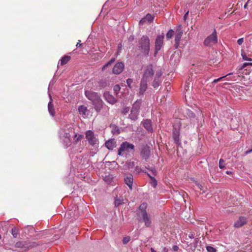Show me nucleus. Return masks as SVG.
<instances>
[{"label": "nucleus", "instance_id": "obj_1", "mask_svg": "<svg viewBox=\"0 0 252 252\" xmlns=\"http://www.w3.org/2000/svg\"><path fill=\"white\" fill-rule=\"evenodd\" d=\"M148 204L143 202L139 206L137 215L139 221L144 223L146 227H151L152 225V220L151 215L147 211Z\"/></svg>", "mask_w": 252, "mask_h": 252}, {"label": "nucleus", "instance_id": "obj_2", "mask_svg": "<svg viewBox=\"0 0 252 252\" xmlns=\"http://www.w3.org/2000/svg\"><path fill=\"white\" fill-rule=\"evenodd\" d=\"M150 39L147 35L142 36L138 41V48L141 53L145 56H148L150 52Z\"/></svg>", "mask_w": 252, "mask_h": 252}, {"label": "nucleus", "instance_id": "obj_3", "mask_svg": "<svg viewBox=\"0 0 252 252\" xmlns=\"http://www.w3.org/2000/svg\"><path fill=\"white\" fill-rule=\"evenodd\" d=\"M141 104V100H137L132 105L130 113L128 116V118L132 121H135L137 120Z\"/></svg>", "mask_w": 252, "mask_h": 252}, {"label": "nucleus", "instance_id": "obj_4", "mask_svg": "<svg viewBox=\"0 0 252 252\" xmlns=\"http://www.w3.org/2000/svg\"><path fill=\"white\" fill-rule=\"evenodd\" d=\"M218 42L217 32L215 29L212 33L207 36L204 41V45L207 47H212Z\"/></svg>", "mask_w": 252, "mask_h": 252}, {"label": "nucleus", "instance_id": "obj_5", "mask_svg": "<svg viewBox=\"0 0 252 252\" xmlns=\"http://www.w3.org/2000/svg\"><path fill=\"white\" fill-rule=\"evenodd\" d=\"M86 138L88 140L89 143L93 146L95 147L97 145V139L96 138L94 132L89 130L85 133Z\"/></svg>", "mask_w": 252, "mask_h": 252}, {"label": "nucleus", "instance_id": "obj_6", "mask_svg": "<svg viewBox=\"0 0 252 252\" xmlns=\"http://www.w3.org/2000/svg\"><path fill=\"white\" fill-rule=\"evenodd\" d=\"M154 75V70L153 69L152 65H148L143 73V75L141 79H144V81H148L152 78Z\"/></svg>", "mask_w": 252, "mask_h": 252}, {"label": "nucleus", "instance_id": "obj_7", "mask_svg": "<svg viewBox=\"0 0 252 252\" xmlns=\"http://www.w3.org/2000/svg\"><path fill=\"white\" fill-rule=\"evenodd\" d=\"M129 149L134 150V146L132 144L125 142L122 143L118 150L119 155H123V152L128 151Z\"/></svg>", "mask_w": 252, "mask_h": 252}, {"label": "nucleus", "instance_id": "obj_8", "mask_svg": "<svg viewBox=\"0 0 252 252\" xmlns=\"http://www.w3.org/2000/svg\"><path fill=\"white\" fill-rule=\"evenodd\" d=\"M164 37V34L162 33L161 34L158 35L155 40V51L156 54L159 51L162 47L163 43V39Z\"/></svg>", "mask_w": 252, "mask_h": 252}, {"label": "nucleus", "instance_id": "obj_9", "mask_svg": "<svg viewBox=\"0 0 252 252\" xmlns=\"http://www.w3.org/2000/svg\"><path fill=\"white\" fill-rule=\"evenodd\" d=\"M151 154V151L150 150V147L146 145H143L141 149L140 150V155L142 157V158L147 160L149 158Z\"/></svg>", "mask_w": 252, "mask_h": 252}, {"label": "nucleus", "instance_id": "obj_10", "mask_svg": "<svg viewBox=\"0 0 252 252\" xmlns=\"http://www.w3.org/2000/svg\"><path fill=\"white\" fill-rule=\"evenodd\" d=\"M85 94L86 97L92 102L96 101V99L100 97L97 93L91 91H86Z\"/></svg>", "mask_w": 252, "mask_h": 252}, {"label": "nucleus", "instance_id": "obj_11", "mask_svg": "<svg viewBox=\"0 0 252 252\" xmlns=\"http://www.w3.org/2000/svg\"><path fill=\"white\" fill-rule=\"evenodd\" d=\"M124 64L122 62H118L113 68V73L116 74H120L124 69Z\"/></svg>", "mask_w": 252, "mask_h": 252}, {"label": "nucleus", "instance_id": "obj_12", "mask_svg": "<svg viewBox=\"0 0 252 252\" xmlns=\"http://www.w3.org/2000/svg\"><path fill=\"white\" fill-rule=\"evenodd\" d=\"M110 82V79L108 77L107 78H102L98 81V86L101 89H104L106 87L109 86Z\"/></svg>", "mask_w": 252, "mask_h": 252}, {"label": "nucleus", "instance_id": "obj_13", "mask_svg": "<svg viewBox=\"0 0 252 252\" xmlns=\"http://www.w3.org/2000/svg\"><path fill=\"white\" fill-rule=\"evenodd\" d=\"M247 222V219L244 217H240L239 219L234 223V227L239 228L245 224Z\"/></svg>", "mask_w": 252, "mask_h": 252}, {"label": "nucleus", "instance_id": "obj_14", "mask_svg": "<svg viewBox=\"0 0 252 252\" xmlns=\"http://www.w3.org/2000/svg\"><path fill=\"white\" fill-rule=\"evenodd\" d=\"M50 100L48 104V112H49L50 115L52 117H54L55 116L56 113H55L54 106V104L53 103V99L52 98L51 95H50Z\"/></svg>", "mask_w": 252, "mask_h": 252}, {"label": "nucleus", "instance_id": "obj_15", "mask_svg": "<svg viewBox=\"0 0 252 252\" xmlns=\"http://www.w3.org/2000/svg\"><path fill=\"white\" fill-rule=\"evenodd\" d=\"M147 89V81H144V79H141L140 84L139 92L140 95H142Z\"/></svg>", "mask_w": 252, "mask_h": 252}, {"label": "nucleus", "instance_id": "obj_16", "mask_svg": "<svg viewBox=\"0 0 252 252\" xmlns=\"http://www.w3.org/2000/svg\"><path fill=\"white\" fill-rule=\"evenodd\" d=\"M93 104L97 112H99L103 106V101L100 97L96 99V101H94Z\"/></svg>", "mask_w": 252, "mask_h": 252}, {"label": "nucleus", "instance_id": "obj_17", "mask_svg": "<svg viewBox=\"0 0 252 252\" xmlns=\"http://www.w3.org/2000/svg\"><path fill=\"white\" fill-rule=\"evenodd\" d=\"M173 138L174 142L176 144H179L180 142V132L179 129L176 128L174 126L173 129Z\"/></svg>", "mask_w": 252, "mask_h": 252}, {"label": "nucleus", "instance_id": "obj_18", "mask_svg": "<svg viewBox=\"0 0 252 252\" xmlns=\"http://www.w3.org/2000/svg\"><path fill=\"white\" fill-rule=\"evenodd\" d=\"M143 126L149 132L153 131V127L152 126V122L150 120H145L142 122Z\"/></svg>", "mask_w": 252, "mask_h": 252}, {"label": "nucleus", "instance_id": "obj_19", "mask_svg": "<svg viewBox=\"0 0 252 252\" xmlns=\"http://www.w3.org/2000/svg\"><path fill=\"white\" fill-rule=\"evenodd\" d=\"M125 182L128 187L131 189L133 182V176L131 174L127 175L125 178Z\"/></svg>", "mask_w": 252, "mask_h": 252}, {"label": "nucleus", "instance_id": "obj_20", "mask_svg": "<svg viewBox=\"0 0 252 252\" xmlns=\"http://www.w3.org/2000/svg\"><path fill=\"white\" fill-rule=\"evenodd\" d=\"M183 32L180 30L176 34L175 37V46L176 48H177L180 44V41L182 36Z\"/></svg>", "mask_w": 252, "mask_h": 252}, {"label": "nucleus", "instance_id": "obj_21", "mask_svg": "<svg viewBox=\"0 0 252 252\" xmlns=\"http://www.w3.org/2000/svg\"><path fill=\"white\" fill-rule=\"evenodd\" d=\"M71 59V57L69 56H64L60 60V62L58 63V66L59 65L63 66L66 64Z\"/></svg>", "mask_w": 252, "mask_h": 252}, {"label": "nucleus", "instance_id": "obj_22", "mask_svg": "<svg viewBox=\"0 0 252 252\" xmlns=\"http://www.w3.org/2000/svg\"><path fill=\"white\" fill-rule=\"evenodd\" d=\"M124 203V198L123 196H120L118 197L117 196L115 198L114 204L115 207H117L120 205H121Z\"/></svg>", "mask_w": 252, "mask_h": 252}, {"label": "nucleus", "instance_id": "obj_23", "mask_svg": "<svg viewBox=\"0 0 252 252\" xmlns=\"http://www.w3.org/2000/svg\"><path fill=\"white\" fill-rule=\"evenodd\" d=\"M88 111L87 108L84 105H81L78 108V112L82 116H86Z\"/></svg>", "mask_w": 252, "mask_h": 252}, {"label": "nucleus", "instance_id": "obj_24", "mask_svg": "<svg viewBox=\"0 0 252 252\" xmlns=\"http://www.w3.org/2000/svg\"><path fill=\"white\" fill-rule=\"evenodd\" d=\"M111 132L113 134H119L120 133V128L115 125H111Z\"/></svg>", "mask_w": 252, "mask_h": 252}, {"label": "nucleus", "instance_id": "obj_25", "mask_svg": "<svg viewBox=\"0 0 252 252\" xmlns=\"http://www.w3.org/2000/svg\"><path fill=\"white\" fill-rule=\"evenodd\" d=\"M160 79L155 77L153 82L152 83L153 87L154 88H158L160 85Z\"/></svg>", "mask_w": 252, "mask_h": 252}, {"label": "nucleus", "instance_id": "obj_26", "mask_svg": "<svg viewBox=\"0 0 252 252\" xmlns=\"http://www.w3.org/2000/svg\"><path fill=\"white\" fill-rule=\"evenodd\" d=\"M11 234L14 238H17L19 235V230L16 227H13L11 230Z\"/></svg>", "mask_w": 252, "mask_h": 252}, {"label": "nucleus", "instance_id": "obj_27", "mask_svg": "<svg viewBox=\"0 0 252 252\" xmlns=\"http://www.w3.org/2000/svg\"><path fill=\"white\" fill-rule=\"evenodd\" d=\"M103 97L106 101L110 103V93L109 91H106L104 93Z\"/></svg>", "mask_w": 252, "mask_h": 252}, {"label": "nucleus", "instance_id": "obj_28", "mask_svg": "<svg viewBox=\"0 0 252 252\" xmlns=\"http://www.w3.org/2000/svg\"><path fill=\"white\" fill-rule=\"evenodd\" d=\"M153 20V17L151 14H147L144 19H143L140 21V23H142L143 21H148L151 22Z\"/></svg>", "mask_w": 252, "mask_h": 252}, {"label": "nucleus", "instance_id": "obj_29", "mask_svg": "<svg viewBox=\"0 0 252 252\" xmlns=\"http://www.w3.org/2000/svg\"><path fill=\"white\" fill-rule=\"evenodd\" d=\"M150 178L151 179V185L154 187L156 188L157 186V182L155 178L151 176L150 175H148Z\"/></svg>", "mask_w": 252, "mask_h": 252}, {"label": "nucleus", "instance_id": "obj_30", "mask_svg": "<svg viewBox=\"0 0 252 252\" xmlns=\"http://www.w3.org/2000/svg\"><path fill=\"white\" fill-rule=\"evenodd\" d=\"M232 73H228V74H227V75H226L225 76H223L222 77H220V78H219L218 79H216L213 80L212 83H216L218 82L219 81H221L223 78H225V77H227L228 76H229L230 75H232Z\"/></svg>", "mask_w": 252, "mask_h": 252}, {"label": "nucleus", "instance_id": "obj_31", "mask_svg": "<svg viewBox=\"0 0 252 252\" xmlns=\"http://www.w3.org/2000/svg\"><path fill=\"white\" fill-rule=\"evenodd\" d=\"M174 34V31L172 29H170L168 31L167 33H166V38L167 39H170L172 37Z\"/></svg>", "mask_w": 252, "mask_h": 252}, {"label": "nucleus", "instance_id": "obj_32", "mask_svg": "<svg viewBox=\"0 0 252 252\" xmlns=\"http://www.w3.org/2000/svg\"><path fill=\"white\" fill-rule=\"evenodd\" d=\"M16 248H24L25 247V243L22 241H19L15 244Z\"/></svg>", "mask_w": 252, "mask_h": 252}, {"label": "nucleus", "instance_id": "obj_33", "mask_svg": "<svg viewBox=\"0 0 252 252\" xmlns=\"http://www.w3.org/2000/svg\"><path fill=\"white\" fill-rule=\"evenodd\" d=\"M206 250L208 252H217V250L215 248H214L212 246H207L206 247Z\"/></svg>", "mask_w": 252, "mask_h": 252}, {"label": "nucleus", "instance_id": "obj_34", "mask_svg": "<svg viewBox=\"0 0 252 252\" xmlns=\"http://www.w3.org/2000/svg\"><path fill=\"white\" fill-rule=\"evenodd\" d=\"M225 167L224 161L222 158H220L219 160V167L220 169H223Z\"/></svg>", "mask_w": 252, "mask_h": 252}, {"label": "nucleus", "instance_id": "obj_35", "mask_svg": "<svg viewBox=\"0 0 252 252\" xmlns=\"http://www.w3.org/2000/svg\"><path fill=\"white\" fill-rule=\"evenodd\" d=\"M248 65H252V63H243V64L239 67V70H241L243 69L245 67L247 66Z\"/></svg>", "mask_w": 252, "mask_h": 252}, {"label": "nucleus", "instance_id": "obj_36", "mask_svg": "<svg viewBox=\"0 0 252 252\" xmlns=\"http://www.w3.org/2000/svg\"><path fill=\"white\" fill-rule=\"evenodd\" d=\"M241 55H242V58H243V59L244 60L249 61H252L251 59L247 57V56H246V54L244 52H242Z\"/></svg>", "mask_w": 252, "mask_h": 252}, {"label": "nucleus", "instance_id": "obj_37", "mask_svg": "<svg viewBox=\"0 0 252 252\" xmlns=\"http://www.w3.org/2000/svg\"><path fill=\"white\" fill-rule=\"evenodd\" d=\"M129 111V108L128 107H124L122 111V113L123 115H126Z\"/></svg>", "mask_w": 252, "mask_h": 252}, {"label": "nucleus", "instance_id": "obj_38", "mask_svg": "<svg viewBox=\"0 0 252 252\" xmlns=\"http://www.w3.org/2000/svg\"><path fill=\"white\" fill-rule=\"evenodd\" d=\"M130 237L129 236L125 237L123 239V243L124 244H127L130 241Z\"/></svg>", "mask_w": 252, "mask_h": 252}, {"label": "nucleus", "instance_id": "obj_39", "mask_svg": "<svg viewBox=\"0 0 252 252\" xmlns=\"http://www.w3.org/2000/svg\"><path fill=\"white\" fill-rule=\"evenodd\" d=\"M110 65V61H109L108 62H107V63L104 65L103 66V67H102V71H105V70L106 69V68L108 67Z\"/></svg>", "mask_w": 252, "mask_h": 252}, {"label": "nucleus", "instance_id": "obj_40", "mask_svg": "<svg viewBox=\"0 0 252 252\" xmlns=\"http://www.w3.org/2000/svg\"><path fill=\"white\" fill-rule=\"evenodd\" d=\"M133 82V80L132 79H130V78H128L126 80V83L127 84V86L128 87L131 89V84Z\"/></svg>", "mask_w": 252, "mask_h": 252}, {"label": "nucleus", "instance_id": "obj_41", "mask_svg": "<svg viewBox=\"0 0 252 252\" xmlns=\"http://www.w3.org/2000/svg\"><path fill=\"white\" fill-rule=\"evenodd\" d=\"M121 89V88L119 85H116L114 87L113 90L116 93V94H117V92H119Z\"/></svg>", "mask_w": 252, "mask_h": 252}, {"label": "nucleus", "instance_id": "obj_42", "mask_svg": "<svg viewBox=\"0 0 252 252\" xmlns=\"http://www.w3.org/2000/svg\"><path fill=\"white\" fill-rule=\"evenodd\" d=\"M161 75H162V72L160 70H159L156 72L155 77L159 79V78L160 77Z\"/></svg>", "mask_w": 252, "mask_h": 252}, {"label": "nucleus", "instance_id": "obj_43", "mask_svg": "<svg viewBox=\"0 0 252 252\" xmlns=\"http://www.w3.org/2000/svg\"><path fill=\"white\" fill-rule=\"evenodd\" d=\"M105 146L108 150H110V139H108L105 142Z\"/></svg>", "mask_w": 252, "mask_h": 252}, {"label": "nucleus", "instance_id": "obj_44", "mask_svg": "<svg viewBox=\"0 0 252 252\" xmlns=\"http://www.w3.org/2000/svg\"><path fill=\"white\" fill-rule=\"evenodd\" d=\"M134 166H135V164H134V161L130 162H129V163L128 164V168H132V167H133Z\"/></svg>", "mask_w": 252, "mask_h": 252}, {"label": "nucleus", "instance_id": "obj_45", "mask_svg": "<svg viewBox=\"0 0 252 252\" xmlns=\"http://www.w3.org/2000/svg\"><path fill=\"white\" fill-rule=\"evenodd\" d=\"M243 42H244V38H239V39L237 40V43H238L239 45H241Z\"/></svg>", "mask_w": 252, "mask_h": 252}, {"label": "nucleus", "instance_id": "obj_46", "mask_svg": "<svg viewBox=\"0 0 252 252\" xmlns=\"http://www.w3.org/2000/svg\"><path fill=\"white\" fill-rule=\"evenodd\" d=\"M117 102V99L111 95V105L114 104Z\"/></svg>", "mask_w": 252, "mask_h": 252}, {"label": "nucleus", "instance_id": "obj_47", "mask_svg": "<svg viewBox=\"0 0 252 252\" xmlns=\"http://www.w3.org/2000/svg\"><path fill=\"white\" fill-rule=\"evenodd\" d=\"M81 40H78V42H77L76 46L77 48L78 47H81L83 46V43H81Z\"/></svg>", "mask_w": 252, "mask_h": 252}, {"label": "nucleus", "instance_id": "obj_48", "mask_svg": "<svg viewBox=\"0 0 252 252\" xmlns=\"http://www.w3.org/2000/svg\"><path fill=\"white\" fill-rule=\"evenodd\" d=\"M83 137V135H81V134H80L76 138V141H79L81 140L82 139Z\"/></svg>", "mask_w": 252, "mask_h": 252}, {"label": "nucleus", "instance_id": "obj_49", "mask_svg": "<svg viewBox=\"0 0 252 252\" xmlns=\"http://www.w3.org/2000/svg\"><path fill=\"white\" fill-rule=\"evenodd\" d=\"M231 75L227 76L226 80H235L236 79H235V77H231Z\"/></svg>", "mask_w": 252, "mask_h": 252}, {"label": "nucleus", "instance_id": "obj_50", "mask_svg": "<svg viewBox=\"0 0 252 252\" xmlns=\"http://www.w3.org/2000/svg\"><path fill=\"white\" fill-rule=\"evenodd\" d=\"M196 185L200 190H203V188L201 185H200L199 183H197L196 184Z\"/></svg>", "mask_w": 252, "mask_h": 252}, {"label": "nucleus", "instance_id": "obj_51", "mask_svg": "<svg viewBox=\"0 0 252 252\" xmlns=\"http://www.w3.org/2000/svg\"><path fill=\"white\" fill-rule=\"evenodd\" d=\"M179 247L177 246H174L173 247V250L175 252H176L178 250Z\"/></svg>", "mask_w": 252, "mask_h": 252}, {"label": "nucleus", "instance_id": "obj_52", "mask_svg": "<svg viewBox=\"0 0 252 252\" xmlns=\"http://www.w3.org/2000/svg\"><path fill=\"white\" fill-rule=\"evenodd\" d=\"M189 237L191 239H193L194 237V235L193 233H191L189 235Z\"/></svg>", "mask_w": 252, "mask_h": 252}, {"label": "nucleus", "instance_id": "obj_53", "mask_svg": "<svg viewBox=\"0 0 252 252\" xmlns=\"http://www.w3.org/2000/svg\"><path fill=\"white\" fill-rule=\"evenodd\" d=\"M233 171H226V173L228 175H231L233 174Z\"/></svg>", "mask_w": 252, "mask_h": 252}, {"label": "nucleus", "instance_id": "obj_54", "mask_svg": "<svg viewBox=\"0 0 252 252\" xmlns=\"http://www.w3.org/2000/svg\"><path fill=\"white\" fill-rule=\"evenodd\" d=\"M189 14V11H188L184 15V19L185 20H186L187 18V16Z\"/></svg>", "mask_w": 252, "mask_h": 252}, {"label": "nucleus", "instance_id": "obj_55", "mask_svg": "<svg viewBox=\"0 0 252 252\" xmlns=\"http://www.w3.org/2000/svg\"><path fill=\"white\" fill-rule=\"evenodd\" d=\"M151 171L153 174V175H156V171L155 169H151Z\"/></svg>", "mask_w": 252, "mask_h": 252}, {"label": "nucleus", "instance_id": "obj_56", "mask_svg": "<svg viewBox=\"0 0 252 252\" xmlns=\"http://www.w3.org/2000/svg\"><path fill=\"white\" fill-rule=\"evenodd\" d=\"M252 152V149L249 150H248L246 152V154H248Z\"/></svg>", "mask_w": 252, "mask_h": 252}, {"label": "nucleus", "instance_id": "obj_57", "mask_svg": "<svg viewBox=\"0 0 252 252\" xmlns=\"http://www.w3.org/2000/svg\"><path fill=\"white\" fill-rule=\"evenodd\" d=\"M249 2H247L244 6V8L245 9L247 8V6H248V4Z\"/></svg>", "mask_w": 252, "mask_h": 252}, {"label": "nucleus", "instance_id": "obj_58", "mask_svg": "<svg viewBox=\"0 0 252 252\" xmlns=\"http://www.w3.org/2000/svg\"><path fill=\"white\" fill-rule=\"evenodd\" d=\"M116 162L115 161H111V165H116Z\"/></svg>", "mask_w": 252, "mask_h": 252}, {"label": "nucleus", "instance_id": "obj_59", "mask_svg": "<svg viewBox=\"0 0 252 252\" xmlns=\"http://www.w3.org/2000/svg\"><path fill=\"white\" fill-rule=\"evenodd\" d=\"M151 252H156V251L153 248H151Z\"/></svg>", "mask_w": 252, "mask_h": 252}, {"label": "nucleus", "instance_id": "obj_60", "mask_svg": "<svg viewBox=\"0 0 252 252\" xmlns=\"http://www.w3.org/2000/svg\"><path fill=\"white\" fill-rule=\"evenodd\" d=\"M115 61V59H112L111 58V63H112L113 62H114Z\"/></svg>", "mask_w": 252, "mask_h": 252}, {"label": "nucleus", "instance_id": "obj_61", "mask_svg": "<svg viewBox=\"0 0 252 252\" xmlns=\"http://www.w3.org/2000/svg\"><path fill=\"white\" fill-rule=\"evenodd\" d=\"M111 147H112V144H113V139H112V138H111Z\"/></svg>", "mask_w": 252, "mask_h": 252}, {"label": "nucleus", "instance_id": "obj_62", "mask_svg": "<svg viewBox=\"0 0 252 252\" xmlns=\"http://www.w3.org/2000/svg\"><path fill=\"white\" fill-rule=\"evenodd\" d=\"M107 181L108 182V184H109L110 183V181H109L108 180H107Z\"/></svg>", "mask_w": 252, "mask_h": 252}, {"label": "nucleus", "instance_id": "obj_63", "mask_svg": "<svg viewBox=\"0 0 252 252\" xmlns=\"http://www.w3.org/2000/svg\"><path fill=\"white\" fill-rule=\"evenodd\" d=\"M129 39H132H132H133V37H132V38H131V37H129Z\"/></svg>", "mask_w": 252, "mask_h": 252}, {"label": "nucleus", "instance_id": "obj_64", "mask_svg": "<svg viewBox=\"0 0 252 252\" xmlns=\"http://www.w3.org/2000/svg\"><path fill=\"white\" fill-rule=\"evenodd\" d=\"M129 39H132H132H133V37H132V38H131V37H129Z\"/></svg>", "mask_w": 252, "mask_h": 252}]
</instances>
